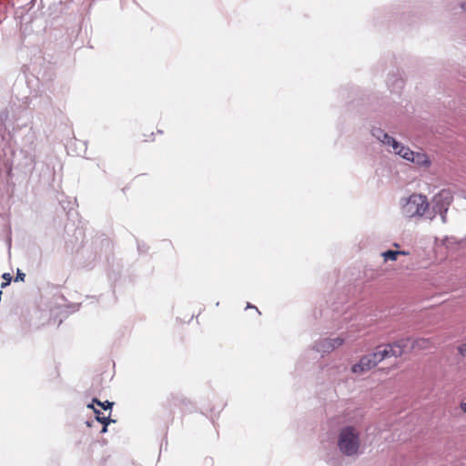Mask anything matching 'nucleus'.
Returning <instances> with one entry per match:
<instances>
[{
  "instance_id": "nucleus-1",
  "label": "nucleus",
  "mask_w": 466,
  "mask_h": 466,
  "mask_svg": "<svg viewBox=\"0 0 466 466\" xmlns=\"http://www.w3.org/2000/svg\"><path fill=\"white\" fill-rule=\"evenodd\" d=\"M430 204L426 196L411 194L401 204V214L408 218H421L429 209Z\"/></svg>"
},
{
  "instance_id": "nucleus-2",
  "label": "nucleus",
  "mask_w": 466,
  "mask_h": 466,
  "mask_svg": "<svg viewBox=\"0 0 466 466\" xmlns=\"http://www.w3.org/2000/svg\"><path fill=\"white\" fill-rule=\"evenodd\" d=\"M338 446L347 456L357 454L360 449V434L357 430L352 426L343 428L339 435Z\"/></svg>"
},
{
  "instance_id": "nucleus-3",
  "label": "nucleus",
  "mask_w": 466,
  "mask_h": 466,
  "mask_svg": "<svg viewBox=\"0 0 466 466\" xmlns=\"http://www.w3.org/2000/svg\"><path fill=\"white\" fill-rule=\"evenodd\" d=\"M409 339H400L392 344L378 346L373 352V358L380 363L383 360L390 357L398 358L404 353Z\"/></svg>"
},
{
  "instance_id": "nucleus-4",
  "label": "nucleus",
  "mask_w": 466,
  "mask_h": 466,
  "mask_svg": "<svg viewBox=\"0 0 466 466\" xmlns=\"http://www.w3.org/2000/svg\"><path fill=\"white\" fill-rule=\"evenodd\" d=\"M395 154L401 156L404 159H407L419 166H427L429 164L428 157L423 153L413 152L410 148L400 145Z\"/></svg>"
},
{
  "instance_id": "nucleus-5",
  "label": "nucleus",
  "mask_w": 466,
  "mask_h": 466,
  "mask_svg": "<svg viewBox=\"0 0 466 466\" xmlns=\"http://www.w3.org/2000/svg\"><path fill=\"white\" fill-rule=\"evenodd\" d=\"M378 364L375 358H373V353L363 356L360 360L354 364L351 368L353 373H362L370 370L374 368Z\"/></svg>"
},
{
  "instance_id": "nucleus-6",
  "label": "nucleus",
  "mask_w": 466,
  "mask_h": 466,
  "mask_svg": "<svg viewBox=\"0 0 466 466\" xmlns=\"http://www.w3.org/2000/svg\"><path fill=\"white\" fill-rule=\"evenodd\" d=\"M372 134L379 140H380L383 144L391 146L394 153L400 147V144L397 142L393 137H390L387 133H385L380 128H374L372 130Z\"/></svg>"
},
{
  "instance_id": "nucleus-7",
  "label": "nucleus",
  "mask_w": 466,
  "mask_h": 466,
  "mask_svg": "<svg viewBox=\"0 0 466 466\" xmlns=\"http://www.w3.org/2000/svg\"><path fill=\"white\" fill-rule=\"evenodd\" d=\"M343 344V339L340 338H336L333 339H325L321 343V348L324 351H329L334 350L335 348L339 347Z\"/></svg>"
},
{
  "instance_id": "nucleus-8",
  "label": "nucleus",
  "mask_w": 466,
  "mask_h": 466,
  "mask_svg": "<svg viewBox=\"0 0 466 466\" xmlns=\"http://www.w3.org/2000/svg\"><path fill=\"white\" fill-rule=\"evenodd\" d=\"M433 345L431 339H416L413 344H412V348L413 349H418V350H427V349H430L431 348Z\"/></svg>"
},
{
  "instance_id": "nucleus-9",
  "label": "nucleus",
  "mask_w": 466,
  "mask_h": 466,
  "mask_svg": "<svg viewBox=\"0 0 466 466\" xmlns=\"http://www.w3.org/2000/svg\"><path fill=\"white\" fill-rule=\"evenodd\" d=\"M399 255H409V252L398 251V250H387L381 254L384 261H388V260L395 261V260H397Z\"/></svg>"
},
{
  "instance_id": "nucleus-10",
  "label": "nucleus",
  "mask_w": 466,
  "mask_h": 466,
  "mask_svg": "<svg viewBox=\"0 0 466 466\" xmlns=\"http://www.w3.org/2000/svg\"><path fill=\"white\" fill-rule=\"evenodd\" d=\"M94 404H96L97 406L101 407L105 410H109V412L111 413V409H112V406H113V402H110L108 400H106V401L102 402L98 399L94 398L92 400V403L87 405V408H89V409H96L94 407Z\"/></svg>"
},
{
  "instance_id": "nucleus-11",
  "label": "nucleus",
  "mask_w": 466,
  "mask_h": 466,
  "mask_svg": "<svg viewBox=\"0 0 466 466\" xmlns=\"http://www.w3.org/2000/svg\"><path fill=\"white\" fill-rule=\"evenodd\" d=\"M96 420L103 424V428L101 430V433H105L107 431V426L110 422H114L115 420H110V412L106 415V417H96Z\"/></svg>"
},
{
  "instance_id": "nucleus-12",
  "label": "nucleus",
  "mask_w": 466,
  "mask_h": 466,
  "mask_svg": "<svg viewBox=\"0 0 466 466\" xmlns=\"http://www.w3.org/2000/svg\"><path fill=\"white\" fill-rule=\"evenodd\" d=\"M457 351L462 358L466 359V341L458 345Z\"/></svg>"
},
{
  "instance_id": "nucleus-13",
  "label": "nucleus",
  "mask_w": 466,
  "mask_h": 466,
  "mask_svg": "<svg viewBox=\"0 0 466 466\" xmlns=\"http://www.w3.org/2000/svg\"><path fill=\"white\" fill-rule=\"evenodd\" d=\"M2 278L5 279V282H3L1 286H2V288H5L10 284V282L12 280V276L10 273H4Z\"/></svg>"
},
{
  "instance_id": "nucleus-14",
  "label": "nucleus",
  "mask_w": 466,
  "mask_h": 466,
  "mask_svg": "<svg viewBox=\"0 0 466 466\" xmlns=\"http://www.w3.org/2000/svg\"><path fill=\"white\" fill-rule=\"evenodd\" d=\"M25 273H22L18 270L17 272V275H16V278H15V280H21V281H24L25 280Z\"/></svg>"
},
{
  "instance_id": "nucleus-15",
  "label": "nucleus",
  "mask_w": 466,
  "mask_h": 466,
  "mask_svg": "<svg viewBox=\"0 0 466 466\" xmlns=\"http://www.w3.org/2000/svg\"><path fill=\"white\" fill-rule=\"evenodd\" d=\"M92 410L96 413V417H106V415H104V413L101 412L99 410H97V409H92Z\"/></svg>"
},
{
  "instance_id": "nucleus-16",
  "label": "nucleus",
  "mask_w": 466,
  "mask_h": 466,
  "mask_svg": "<svg viewBox=\"0 0 466 466\" xmlns=\"http://www.w3.org/2000/svg\"><path fill=\"white\" fill-rule=\"evenodd\" d=\"M460 408L464 413H466V402H461L460 404Z\"/></svg>"
},
{
  "instance_id": "nucleus-17",
  "label": "nucleus",
  "mask_w": 466,
  "mask_h": 466,
  "mask_svg": "<svg viewBox=\"0 0 466 466\" xmlns=\"http://www.w3.org/2000/svg\"><path fill=\"white\" fill-rule=\"evenodd\" d=\"M461 7L466 10V2L461 5Z\"/></svg>"
}]
</instances>
